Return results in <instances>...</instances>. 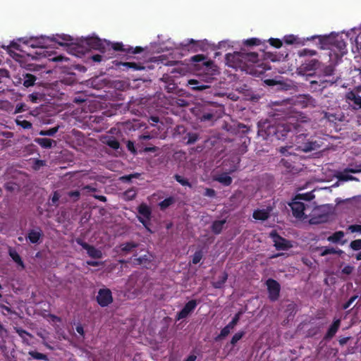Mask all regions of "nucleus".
I'll return each mask as SVG.
<instances>
[{"label": "nucleus", "instance_id": "6", "mask_svg": "<svg viewBox=\"0 0 361 361\" xmlns=\"http://www.w3.org/2000/svg\"><path fill=\"white\" fill-rule=\"evenodd\" d=\"M319 42L322 44V48L324 49L326 46L331 45V47H329V49L336 51V49L338 51L337 55L343 56L346 52V43L340 36L336 37H328L324 36L319 37Z\"/></svg>", "mask_w": 361, "mask_h": 361}, {"label": "nucleus", "instance_id": "48", "mask_svg": "<svg viewBox=\"0 0 361 361\" xmlns=\"http://www.w3.org/2000/svg\"><path fill=\"white\" fill-rule=\"evenodd\" d=\"M317 54V51L312 49H303L298 52L299 56H314Z\"/></svg>", "mask_w": 361, "mask_h": 361}, {"label": "nucleus", "instance_id": "11", "mask_svg": "<svg viewBox=\"0 0 361 361\" xmlns=\"http://www.w3.org/2000/svg\"><path fill=\"white\" fill-rule=\"evenodd\" d=\"M78 245H80L83 249L87 250V255L94 259H100L102 257V252L101 250L97 249L93 245H89L81 238L75 240Z\"/></svg>", "mask_w": 361, "mask_h": 361}, {"label": "nucleus", "instance_id": "58", "mask_svg": "<svg viewBox=\"0 0 361 361\" xmlns=\"http://www.w3.org/2000/svg\"><path fill=\"white\" fill-rule=\"evenodd\" d=\"M68 195L70 197L73 198V201L75 202L79 200L80 196V192L78 190L70 191V192H68Z\"/></svg>", "mask_w": 361, "mask_h": 361}, {"label": "nucleus", "instance_id": "13", "mask_svg": "<svg viewBox=\"0 0 361 361\" xmlns=\"http://www.w3.org/2000/svg\"><path fill=\"white\" fill-rule=\"evenodd\" d=\"M197 305L196 300H192L187 302L181 311L176 314L177 319L186 318L195 308Z\"/></svg>", "mask_w": 361, "mask_h": 361}, {"label": "nucleus", "instance_id": "54", "mask_svg": "<svg viewBox=\"0 0 361 361\" xmlns=\"http://www.w3.org/2000/svg\"><path fill=\"white\" fill-rule=\"evenodd\" d=\"M269 42L272 47L275 48H280L282 46L281 40L277 38H270L269 39Z\"/></svg>", "mask_w": 361, "mask_h": 361}, {"label": "nucleus", "instance_id": "30", "mask_svg": "<svg viewBox=\"0 0 361 361\" xmlns=\"http://www.w3.org/2000/svg\"><path fill=\"white\" fill-rule=\"evenodd\" d=\"M119 65L125 67L126 70L129 68H132L135 71H141L145 69V67L142 65L135 62H121Z\"/></svg>", "mask_w": 361, "mask_h": 361}, {"label": "nucleus", "instance_id": "15", "mask_svg": "<svg viewBox=\"0 0 361 361\" xmlns=\"http://www.w3.org/2000/svg\"><path fill=\"white\" fill-rule=\"evenodd\" d=\"M271 208L256 209L252 214V217L256 220L265 221L270 216Z\"/></svg>", "mask_w": 361, "mask_h": 361}, {"label": "nucleus", "instance_id": "41", "mask_svg": "<svg viewBox=\"0 0 361 361\" xmlns=\"http://www.w3.org/2000/svg\"><path fill=\"white\" fill-rule=\"evenodd\" d=\"M173 178L178 183H179L183 186H188V187L192 186L191 183L189 182V180L188 179L183 178V176H180L178 174H175L173 176Z\"/></svg>", "mask_w": 361, "mask_h": 361}, {"label": "nucleus", "instance_id": "45", "mask_svg": "<svg viewBox=\"0 0 361 361\" xmlns=\"http://www.w3.org/2000/svg\"><path fill=\"white\" fill-rule=\"evenodd\" d=\"M16 122L17 126H20L23 129H30L32 126V123L27 120H20L17 118Z\"/></svg>", "mask_w": 361, "mask_h": 361}, {"label": "nucleus", "instance_id": "8", "mask_svg": "<svg viewBox=\"0 0 361 361\" xmlns=\"http://www.w3.org/2000/svg\"><path fill=\"white\" fill-rule=\"evenodd\" d=\"M269 236L272 239L276 250L286 251L293 247L291 241L281 236L276 231H272Z\"/></svg>", "mask_w": 361, "mask_h": 361}, {"label": "nucleus", "instance_id": "22", "mask_svg": "<svg viewBox=\"0 0 361 361\" xmlns=\"http://www.w3.org/2000/svg\"><path fill=\"white\" fill-rule=\"evenodd\" d=\"M37 80V77L31 73L23 74V85L25 87L33 86Z\"/></svg>", "mask_w": 361, "mask_h": 361}, {"label": "nucleus", "instance_id": "57", "mask_svg": "<svg viewBox=\"0 0 361 361\" xmlns=\"http://www.w3.org/2000/svg\"><path fill=\"white\" fill-rule=\"evenodd\" d=\"M259 43H260V40L259 39H257V38L247 39L245 42V44H246L247 46L258 45V44H259Z\"/></svg>", "mask_w": 361, "mask_h": 361}, {"label": "nucleus", "instance_id": "46", "mask_svg": "<svg viewBox=\"0 0 361 361\" xmlns=\"http://www.w3.org/2000/svg\"><path fill=\"white\" fill-rule=\"evenodd\" d=\"M59 130V126H56L54 128H51L47 130H41L39 132V135H46V136H53Z\"/></svg>", "mask_w": 361, "mask_h": 361}, {"label": "nucleus", "instance_id": "55", "mask_svg": "<svg viewBox=\"0 0 361 361\" xmlns=\"http://www.w3.org/2000/svg\"><path fill=\"white\" fill-rule=\"evenodd\" d=\"M16 332L25 341V336H28L29 337H32V336L27 332L25 330L20 328H16Z\"/></svg>", "mask_w": 361, "mask_h": 361}, {"label": "nucleus", "instance_id": "20", "mask_svg": "<svg viewBox=\"0 0 361 361\" xmlns=\"http://www.w3.org/2000/svg\"><path fill=\"white\" fill-rule=\"evenodd\" d=\"M188 83L191 86L192 90L196 91H202L210 87L209 85L203 84L202 82L195 79L189 80Z\"/></svg>", "mask_w": 361, "mask_h": 361}, {"label": "nucleus", "instance_id": "37", "mask_svg": "<svg viewBox=\"0 0 361 361\" xmlns=\"http://www.w3.org/2000/svg\"><path fill=\"white\" fill-rule=\"evenodd\" d=\"M137 195V190L135 188H132L126 190L123 192V197L126 200L130 201L135 198Z\"/></svg>", "mask_w": 361, "mask_h": 361}, {"label": "nucleus", "instance_id": "5", "mask_svg": "<svg viewBox=\"0 0 361 361\" xmlns=\"http://www.w3.org/2000/svg\"><path fill=\"white\" fill-rule=\"evenodd\" d=\"M105 42L97 37H90L81 39L79 44H75L77 48V52L84 54L90 49L98 50L102 53L105 52Z\"/></svg>", "mask_w": 361, "mask_h": 361}, {"label": "nucleus", "instance_id": "64", "mask_svg": "<svg viewBox=\"0 0 361 361\" xmlns=\"http://www.w3.org/2000/svg\"><path fill=\"white\" fill-rule=\"evenodd\" d=\"M240 314H241V312L237 313L235 315V317L233 318L232 321L229 323V324L231 325V326L233 328H234L235 326L238 324V322L240 319Z\"/></svg>", "mask_w": 361, "mask_h": 361}, {"label": "nucleus", "instance_id": "40", "mask_svg": "<svg viewBox=\"0 0 361 361\" xmlns=\"http://www.w3.org/2000/svg\"><path fill=\"white\" fill-rule=\"evenodd\" d=\"M283 41L287 44H299V38L293 35H286Z\"/></svg>", "mask_w": 361, "mask_h": 361}, {"label": "nucleus", "instance_id": "35", "mask_svg": "<svg viewBox=\"0 0 361 361\" xmlns=\"http://www.w3.org/2000/svg\"><path fill=\"white\" fill-rule=\"evenodd\" d=\"M175 202L173 197H169L159 203L161 210H165Z\"/></svg>", "mask_w": 361, "mask_h": 361}, {"label": "nucleus", "instance_id": "7", "mask_svg": "<svg viewBox=\"0 0 361 361\" xmlns=\"http://www.w3.org/2000/svg\"><path fill=\"white\" fill-rule=\"evenodd\" d=\"M137 212L139 216H137L138 221L143 225V226L147 229L149 233H152L150 229L151 225V219H152V209L151 208L145 203H141L137 207Z\"/></svg>", "mask_w": 361, "mask_h": 361}, {"label": "nucleus", "instance_id": "26", "mask_svg": "<svg viewBox=\"0 0 361 361\" xmlns=\"http://www.w3.org/2000/svg\"><path fill=\"white\" fill-rule=\"evenodd\" d=\"M96 300L102 307H106L113 301L112 295H97Z\"/></svg>", "mask_w": 361, "mask_h": 361}, {"label": "nucleus", "instance_id": "47", "mask_svg": "<svg viewBox=\"0 0 361 361\" xmlns=\"http://www.w3.org/2000/svg\"><path fill=\"white\" fill-rule=\"evenodd\" d=\"M140 174L138 173H134L129 175L123 176L120 178L122 182H131L133 178H138Z\"/></svg>", "mask_w": 361, "mask_h": 361}, {"label": "nucleus", "instance_id": "21", "mask_svg": "<svg viewBox=\"0 0 361 361\" xmlns=\"http://www.w3.org/2000/svg\"><path fill=\"white\" fill-rule=\"evenodd\" d=\"M340 319H337L331 325L324 336V339L329 340L334 336L340 326Z\"/></svg>", "mask_w": 361, "mask_h": 361}, {"label": "nucleus", "instance_id": "14", "mask_svg": "<svg viewBox=\"0 0 361 361\" xmlns=\"http://www.w3.org/2000/svg\"><path fill=\"white\" fill-rule=\"evenodd\" d=\"M320 62L316 59H307L300 66V70L305 72L314 71L319 67Z\"/></svg>", "mask_w": 361, "mask_h": 361}, {"label": "nucleus", "instance_id": "24", "mask_svg": "<svg viewBox=\"0 0 361 361\" xmlns=\"http://www.w3.org/2000/svg\"><path fill=\"white\" fill-rule=\"evenodd\" d=\"M226 223L225 219L214 221L211 226L212 231L216 235L220 234Z\"/></svg>", "mask_w": 361, "mask_h": 361}, {"label": "nucleus", "instance_id": "27", "mask_svg": "<svg viewBox=\"0 0 361 361\" xmlns=\"http://www.w3.org/2000/svg\"><path fill=\"white\" fill-rule=\"evenodd\" d=\"M8 253L12 259L21 267V269H24L25 264L20 255L15 250L13 249H10Z\"/></svg>", "mask_w": 361, "mask_h": 361}, {"label": "nucleus", "instance_id": "60", "mask_svg": "<svg viewBox=\"0 0 361 361\" xmlns=\"http://www.w3.org/2000/svg\"><path fill=\"white\" fill-rule=\"evenodd\" d=\"M348 230L351 233L360 232L361 233V224H353L348 226Z\"/></svg>", "mask_w": 361, "mask_h": 361}, {"label": "nucleus", "instance_id": "50", "mask_svg": "<svg viewBox=\"0 0 361 361\" xmlns=\"http://www.w3.org/2000/svg\"><path fill=\"white\" fill-rule=\"evenodd\" d=\"M350 247L356 251L361 250V239H357L351 241L350 243Z\"/></svg>", "mask_w": 361, "mask_h": 361}, {"label": "nucleus", "instance_id": "49", "mask_svg": "<svg viewBox=\"0 0 361 361\" xmlns=\"http://www.w3.org/2000/svg\"><path fill=\"white\" fill-rule=\"evenodd\" d=\"M45 66L43 65H38V64H34V63H29L27 65L26 68L29 71H39L44 68Z\"/></svg>", "mask_w": 361, "mask_h": 361}, {"label": "nucleus", "instance_id": "19", "mask_svg": "<svg viewBox=\"0 0 361 361\" xmlns=\"http://www.w3.org/2000/svg\"><path fill=\"white\" fill-rule=\"evenodd\" d=\"M266 285L267 286V289L269 292V293H279L281 286L278 281H276L274 279H269L267 282Z\"/></svg>", "mask_w": 361, "mask_h": 361}, {"label": "nucleus", "instance_id": "17", "mask_svg": "<svg viewBox=\"0 0 361 361\" xmlns=\"http://www.w3.org/2000/svg\"><path fill=\"white\" fill-rule=\"evenodd\" d=\"M34 141L44 149H50L56 145V142L55 140L49 138L37 137Z\"/></svg>", "mask_w": 361, "mask_h": 361}, {"label": "nucleus", "instance_id": "10", "mask_svg": "<svg viewBox=\"0 0 361 361\" xmlns=\"http://www.w3.org/2000/svg\"><path fill=\"white\" fill-rule=\"evenodd\" d=\"M205 59H206V57L204 55L197 54V55L192 56L190 61L192 62H195V63L202 62V66H204V71L207 72L206 73L207 74H208L211 76L216 75V73L217 71H216V66H214V62L212 61H204Z\"/></svg>", "mask_w": 361, "mask_h": 361}, {"label": "nucleus", "instance_id": "29", "mask_svg": "<svg viewBox=\"0 0 361 361\" xmlns=\"http://www.w3.org/2000/svg\"><path fill=\"white\" fill-rule=\"evenodd\" d=\"M227 279L228 274L226 271L221 273V274L218 276L217 280L213 282L214 287L216 288H221L226 283Z\"/></svg>", "mask_w": 361, "mask_h": 361}, {"label": "nucleus", "instance_id": "12", "mask_svg": "<svg viewBox=\"0 0 361 361\" xmlns=\"http://www.w3.org/2000/svg\"><path fill=\"white\" fill-rule=\"evenodd\" d=\"M293 215L298 219H302L304 217V210L305 209V205L303 202H300L296 198H294L291 203L289 204Z\"/></svg>", "mask_w": 361, "mask_h": 361}, {"label": "nucleus", "instance_id": "1", "mask_svg": "<svg viewBox=\"0 0 361 361\" xmlns=\"http://www.w3.org/2000/svg\"><path fill=\"white\" fill-rule=\"evenodd\" d=\"M288 137L293 139L297 149L304 152L317 150L320 148V142L314 137L306 133L303 130L302 123H290L287 129Z\"/></svg>", "mask_w": 361, "mask_h": 361}, {"label": "nucleus", "instance_id": "62", "mask_svg": "<svg viewBox=\"0 0 361 361\" xmlns=\"http://www.w3.org/2000/svg\"><path fill=\"white\" fill-rule=\"evenodd\" d=\"M353 270H354V267L350 266V265H346L342 269L341 272L343 274L349 275L353 272Z\"/></svg>", "mask_w": 361, "mask_h": 361}, {"label": "nucleus", "instance_id": "34", "mask_svg": "<svg viewBox=\"0 0 361 361\" xmlns=\"http://www.w3.org/2000/svg\"><path fill=\"white\" fill-rule=\"evenodd\" d=\"M133 263L135 265H143L145 267H148L150 264V259L147 257L146 255L141 256L133 259Z\"/></svg>", "mask_w": 361, "mask_h": 361}, {"label": "nucleus", "instance_id": "23", "mask_svg": "<svg viewBox=\"0 0 361 361\" xmlns=\"http://www.w3.org/2000/svg\"><path fill=\"white\" fill-rule=\"evenodd\" d=\"M200 138V135L198 133L195 132H188L183 137V140L185 142V144L188 145H192L195 143Z\"/></svg>", "mask_w": 361, "mask_h": 361}, {"label": "nucleus", "instance_id": "18", "mask_svg": "<svg viewBox=\"0 0 361 361\" xmlns=\"http://www.w3.org/2000/svg\"><path fill=\"white\" fill-rule=\"evenodd\" d=\"M102 142L113 149H118L120 147L119 142L113 136H105L102 139Z\"/></svg>", "mask_w": 361, "mask_h": 361}, {"label": "nucleus", "instance_id": "56", "mask_svg": "<svg viewBox=\"0 0 361 361\" xmlns=\"http://www.w3.org/2000/svg\"><path fill=\"white\" fill-rule=\"evenodd\" d=\"M214 118V114L213 113H204L202 116L200 117V120L202 121H212Z\"/></svg>", "mask_w": 361, "mask_h": 361}, {"label": "nucleus", "instance_id": "4", "mask_svg": "<svg viewBox=\"0 0 361 361\" xmlns=\"http://www.w3.org/2000/svg\"><path fill=\"white\" fill-rule=\"evenodd\" d=\"M226 64L233 68H243L247 63H255L258 61V54L256 52L235 51L226 54Z\"/></svg>", "mask_w": 361, "mask_h": 361}, {"label": "nucleus", "instance_id": "2", "mask_svg": "<svg viewBox=\"0 0 361 361\" xmlns=\"http://www.w3.org/2000/svg\"><path fill=\"white\" fill-rule=\"evenodd\" d=\"M290 123L283 125H273L269 121L258 123L257 134L264 140H269L275 137L278 140L288 137L287 129Z\"/></svg>", "mask_w": 361, "mask_h": 361}, {"label": "nucleus", "instance_id": "31", "mask_svg": "<svg viewBox=\"0 0 361 361\" xmlns=\"http://www.w3.org/2000/svg\"><path fill=\"white\" fill-rule=\"evenodd\" d=\"M215 180L225 186H228L232 183V178L226 173H222L218 176L215 178Z\"/></svg>", "mask_w": 361, "mask_h": 361}, {"label": "nucleus", "instance_id": "33", "mask_svg": "<svg viewBox=\"0 0 361 361\" xmlns=\"http://www.w3.org/2000/svg\"><path fill=\"white\" fill-rule=\"evenodd\" d=\"M344 237V232L342 231H336L331 235L327 238L328 241L337 243L341 240V239Z\"/></svg>", "mask_w": 361, "mask_h": 361}, {"label": "nucleus", "instance_id": "44", "mask_svg": "<svg viewBox=\"0 0 361 361\" xmlns=\"http://www.w3.org/2000/svg\"><path fill=\"white\" fill-rule=\"evenodd\" d=\"M203 257V252L201 250H197L194 255H192V263L194 264H198Z\"/></svg>", "mask_w": 361, "mask_h": 361}, {"label": "nucleus", "instance_id": "63", "mask_svg": "<svg viewBox=\"0 0 361 361\" xmlns=\"http://www.w3.org/2000/svg\"><path fill=\"white\" fill-rule=\"evenodd\" d=\"M126 147H127L128 149L130 152H131L133 154H135L137 153V151L135 149V145H134L133 142H132L130 140L128 141Z\"/></svg>", "mask_w": 361, "mask_h": 361}, {"label": "nucleus", "instance_id": "16", "mask_svg": "<svg viewBox=\"0 0 361 361\" xmlns=\"http://www.w3.org/2000/svg\"><path fill=\"white\" fill-rule=\"evenodd\" d=\"M42 235L43 233L40 228H37V230L32 229L29 231L26 238L31 243L35 244L39 243V240L42 237Z\"/></svg>", "mask_w": 361, "mask_h": 361}, {"label": "nucleus", "instance_id": "3", "mask_svg": "<svg viewBox=\"0 0 361 361\" xmlns=\"http://www.w3.org/2000/svg\"><path fill=\"white\" fill-rule=\"evenodd\" d=\"M52 41L56 42L61 46L71 45L72 49L75 51H77V48H75V44H79V43H73V37L68 35H57V38H50L42 36L40 37H31L24 43L33 48H45L49 46V42Z\"/></svg>", "mask_w": 361, "mask_h": 361}, {"label": "nucleus", "instance_id": "39", "mask_svg": "<svg viewBox=\"0 0 361 361\" xmlns=\"http://www.w3.org/2000/svg\"><path fill=\"white\" fill-rule=\"evenodd\" d=\"M296 200H306L310 201L314 198V195L312 192L302 193V194H298L295 197Z\"/></svg>", "mask_w": 361, "mask_h": 361}, {"label": "nucleus", "instance_id": "36", "mask_svg": "<svg viewBox=\"0 0 361 361\" xmlns=\"http://www.w3.org/2000/svg\"><path fill=\"white\" fill-rule=\"evenodd\" d=\"M199 42L195 41L192 39H188L187 43L183 44L185 49L190 50L192 49L194 51H197Z\"/></svg>", "mask_w": 361, "mask_h": 361}, {"label": "nucleus", "instance_id": "51", "mask_svg": "<svg viewBox=\"0 0 361 361\" xmlns=\"http://www.w3.org/2000/svg\"><path fill=\"white\" fill-rule=\"evenodd\" d=\"M292 149L293 146L281 147L279 149V152L282 155L284 156L291 155L293 154L292 151H290Z\"/></svg>", "mask_w": 361, "mask_h": 361}, {"label": "nucleus", "instance_id": "38", "mask_svg": "<svg viewBox=\"0 0 361 361\" xmlns=\"http://www.w3.org/2000/svg\"><path fill=\"white\" fill-rule=\"evenodd\" d=\"M233 329V328L231 326V325L228 324L221 331L220 334L215 338V340L219 341L221 339L224 338L230 334L231 331Z\"/></svg>", "mask_w": 361, "mask_h": 361}, {"label": "nucleus", "instance_id": "59", "mask_svg": "<svg viewBox=\"0 0 361 361\" xmlns=\"http://www.w3.org/2000/svg\"><path fill=\"white\" fill-rule=\"evenodd\" d=\"M243 332H238L234 334L231 341V344L235 345L243 337Z\"/></svg>", "mask_w": 361, "mask_h": 361}, {"label": "nucleus", "instance_id": "53", "mask_svg": "<svg viewBox=\"0 0 361 361\" xmlns=\"http://www.w3.org/2000/svg\"><path fill=\"white\" fill-rule=\"evenodd\" d=\"M143 49L141 47H136L135 48H133L132 47L128 46L126 49V53L136 54L141 53Z\"/></svg>", "mask_w": 361, "mask_h": 361}, {"label": "nucleus", "instance_id": "61", "mask_svg": "<svg viewBox=\"0 0 361 361\" xmlns=\"http://www.w3.org/2000/svg\"><path fill=\"white\" fill-rule=\"evenodd\" d=\"M204 195L209 197H214L216 196V191L212 188H205Z\"/></svg>", "mask_w": 361, "mask_h": 361}, {"label": "nucleus", "instance_id": "52", "mask_svg": "<svg viewBox=\"0 0 361 361\" xmlns=\"http://www.w3.org/2000/svg\"><path fill=\"white\" fill-rule=\"evenodd\" d=\"M112 48L114 51L126 52L127 47L126 48L122 42H115L112 44Z\"/></svg>", "mask_w": 361, "mask_h": 361}, {"label": "nucleus", "instance_id": "32", "mask_svg": "<svg viewBox=\"0 0 361 361\" xmlns=\"http://www.w3.org/2000/svg\"><path fill=\"white\" fill-rule=\"evenodd\" d=\"M346 99L348 100L353 102L354 104L357 106L359 108H361V97L357 95L353 92H350L346 94Z\"/></svg>", "mask_w": 361, "mask_h": 361}, {"label": "nucleus", "instance_id": "43", "mask_svg": "<svg viewBox=\"0 0 361 361\" xmlns=\"http://www.w3.org/2000/svg\"><path fill=\"white\" fill-rule=\"evenodd\" d=\"M44 94H40L39 92H33L29 94L28 97L31 102L32 103H38L43 98Z\"/></svg>", "mask_w": 361, "mask_h": 361}, {"label": "nucleus", "instance_id": "42", "mask_svg": "<svg viewBox=\"0 0 361 361\" xmlns=\"http://www.w3.org/2000/svg\"><path fill=\"white\" fill-rule=\"evenodd\" d=\"M28 354L34 359L36 360H48V357L47 355L40 353L36 351L31 350L28 353Z\"/></svg>", "mask_w": 361, "mask_h": 361}, {"label": "nucleus", "instance_id": "28", "mask_svg": "<svg viewBox=\"0 0 361 361\" xmlns=\"http://www.w3.org/2000/svg\"><path fill=\"white\" fill-rule=\"evenodd\" d=\"M321 250L320 255L321 256H326L328 255H333V254H338L341 255L343 252L341 250H336L334 247H322L319 248Z\"/></svg>", "mask_w": 361, "mask_h": 361}, {"label": "nucleus", "instance_id": "25", "mask_svg": "<svg viewBox=\"0 0 361 361\" xmlns=\"http://www.w3.org/2000/svg\"><path fill=\"white\" fill-rule=\"evenodd\" d=\"M138 247V243L130 241L125 243H122L120 245L119 247L121 249V251L123 252L124 254H128L133 251L134 248H136Z\"/></svg>", "mask_w": 361, "mask_h": 361}, {"label": "nucleus", "instance_id": "9", "mask_svg": "<svg viewBox=\"0 0 361 361\" xmlns=\"http://www.w3.org/2000/svg\"><path fill=\"white\" fill-rule=\"evenodd\" d=\"M334 72H335V67L334 66L330 64L328 66H326L322 69V73L324 76L331 77V78L328 80H320V86H322V89L325 88L328 86L332 85L333 84L336 83L339 77L334 76Z\"/></svg>", "mask_w": 361, "mask_h": 361}]
</instances>
